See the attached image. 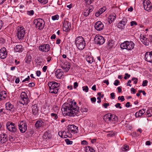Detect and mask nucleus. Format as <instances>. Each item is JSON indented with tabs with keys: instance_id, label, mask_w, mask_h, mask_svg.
I'll return each instance as SVG.
<instances>
[{
	"instance_id": "obj_1",
	"label": "nucleus",
	"mask_w": 152,
	"mask_h": 152,
	"mask_svg": "<svg viewBox=\"0 0 152 152\" xmlns=\"http://www.w3.org/2000/svg\"><path fill=\"white\" fill-rule=\"evenodd\" d=\"M76 103L71 102L65 103L62 106V113L64 115L74 116L75 115L78 116L79 115V108L76 107Z\"/></svg>"
},
{
	"instance_id": "obj_2",
	"label": "nucleus",
	"mask_w": 152,
	"mask_h": 152,
	"mask_svg": "<svg viewBox=\"0 0 152 152\" xmlns=\"http://www.w3.org/2000/svg\"><path fill=\"white\" fill-rule=\"evenodd\" d=\"M49 92L51 94H57L59 89L60 84L55 81H49L48 83Z\"/></svg>"
},
{
	"instance_id": "obj_3",
	"label": "nucleus",
	"mask_w": 152,
	"mask_h": 152,
	"mask_svg": "<svg viewBox=\"0 0 152 152\" xmlns=\"http://www.w3.org/2000/svg\"><path fill=\"white\" fill-rule=\"evenodd\" d=\"M75 43L77 48L80 50H83L85 47L86 43L85 39L82 36L77 37L75 40Z\"/></svg>"
},
{
	"instance_id": "obj_4",
	"label": "nucleus",
	"mask_w": 152,
	"mask_h": 152,
	"mask_svg": "<svg viewBox=\"0 0 152 152\" xmlns=\"http://www.w3.org/2000/svg\"><path fill=\"white\" fill-rule=\"evenodd\" d=\"M26 34V30L23 26L18 27L16 33L15 37L20 41H22L24 39Z\"/></svg>"
},
{
	"instance_id": "obj_5",
	"label": "nucleus",
	"mask_w": 152,
	"mask_h": 152,
	"mask_svg": "<svg viewBox=\"0 0 152 152\" xmlns=\"http://www.w3.org/2000/svg\"><path fill=\"white\" fill-rule=\"evenodd\" d=\"M140 38L142 43L146 45H149V43L152 46V35H150L148 38H146L143 35L140 34Z\"/></svg>"
},
{
	"instance_id": "obj_6",
	"label": "nucleus",
	"mask_w": 152,
	"mask_h": 152,
	"mask_svg": "<svg viewBox=\"0 0 152 152\" xmlns=\"http://www.w3.org/2000/svg\"><path fill=\"white\" fill-rule=\"evenodd\" d=\"M35 25L36 27L38 29L41 30L44 28L45 22L44 20L41 18L35 19L33 22Z\"/></svg>"
},
{
	"instance_id": "obj_7",
	"label": "nucleus",
	"mask_w": 152,
	"mask_h": 152,
	"mask_svg": "<svg viewBox=\"0 0 152 152\" xmlns=\"http://www.w3.org/2000/svg\"><path fill=\"white\" fill-rule=\"evenodd\" d=\"M21 99L20 100V103L23 105H26L29 102V100L27 94L25 92H23L21 93Z\"/></svg>"
},
{
	"instance_id": "obj_8",
	"label": "nucleus",
	"mask_w": 152,
	"mask_h": 152,
	"mask_svg": "<svg viewBox=\"0 0 152 152\" xmlns=\"http://www.w3.org/2000/svg\"><path fill=\"white\" fill-rule=\"evenodd\" d=\"M132 43V41H131L130 42L128 41H125L121 44V48L123 49H126L128 50H131L133 49Z\"/></svg>"
},
{
	"instance_id": "obj_9",
	"label": "nucleus",
	"mask_w": 152,
	"mask_h": 152,
	"mask_svg": "<svg viewBox=\"0 0 152 152\" xmlns=\"http://www.w3.org/2000/svg\"><path fill=\"white\" fill-rule=\"evenodd\" d=\"M94 39L95 43L99 45L103 44L105 40L102 36L99 35H96Z\"/></svg>"
},
{
	"instance_id": "obj_10",
	"label": "nucleus",
	"mask_w": 152,
	"mask_h": 152,
	"mask_svg": "<svg viewBox=\"0 0 152 152\" xmlns=\"http://www.w3.org/2000/svg\"><path fill=\"white\" fill-rule=\"evenodd\" d=\"M143 4L144 9L148 11H151L152 6L150 1L148 0H144L143 1Z\"/></svg>"
},
{
	"instance_id": "obj_11",
	"label": "nucleus",
	"mask_w": 152,
	"mask_h": 152,
	"mask_svg": "<svg viewBox=\"0 0 152 152\" xmlns=\"http://www.w3.org/2000/svg\"><path fill=\"white\" fill-rule=\"evenodd\" d=\"M71 27V24L67 21H64L63 22V29L64 31L67 32L69 31Z\"/></svg>"
},
{
	"instance_id": "obj_12",
	"label": "nucleus",
	"mask_w": 152,
	"mask_h": 152,
	"mask_svg": "<svg viewBox=\"0 0 152 152\" xmlns=\"http://www.w3.org/2000/svg\"><path fill=\"white\" fill-rule=\"evenodd\" d=\"M67 127L68 131L73 134L76 133L78 132V127L73 124L69 125Z\"/></svg>"
},
{
	"instance_id": "obj_13",
	"label": "nucleus",
	"mask_w": 152,
	"mask_h": 152,
	"mask_svg": "<svg viewBox=\"0 0 152 152\" xmlns=\"http://www.w3.org/2000/svg\"><path fill=\"white\" fill-rule=\"evenodd\" d=\"M50 47L48 44H44L40 45L39 47V50L43 52H47L50 50Z\"/></svg>"
},
{
	"instance_id": "obj_14",
	"label": "nucleus",
	"mask_w": 152,
	"mask_h": 152,
	"mask_svg": "<svg viewBox=\"0 0 152 152\" xmlns=\"http://www.w3.org/2000/svg\"><path fill=\"white\" fill-rule=\"evenodd\" d=\"M5 105L6 109L11 112L12 113L15 111V109L14 105L10 102L6 103Z\"/></svg>"
},
{
	"instance_id": "obj_15",
	"label": "nucleus",
	"mask_w": 152,
	"mask_h": 152,
	"mask_svg": "<svg viewBox=\"0 0 152 152\" xmlns=\"http://www.w3.org/2000/svg\"><path fill=\"white\" fill-rule=\"evenodd\" d=\"M7 55V52L5 47H3L0 50V58L1 59L5 58Z\"/></svg>"
},
{
	"instance_id": "obj_16",
	"label": "nucleus",
	"mask_w": 152,
	"mask_h": 152,
	"mask_svg": "<svg viewBox=\"0 0 152 152\" xmlns=\"http://www.w3.org/2000/svg\"><path fill=\"white\" fill-rule=\"evenodd\" d=\"M94 27L97 30L100 31L103 29L104 26L101 21H98L95 23Z\"/></svg>"
},
{
	"instance_id": "obj_17",
	"label": "nucleus",
	"mask_w": 152,
	"mask_h": 152,
	"mask_svg": "<svg viewBox=\"0 0 152 152\" xmlns=\"http://www.w3.org/2000/svg\"><path fill=\"white\" fill-rule=\"evenodd\" d=\"M6 127L9 131L13 132H15L17 130L15 124H6Z\"/></svg>"
},
{
	"instance_id": "obj_18",
	"label": "nucleus",
	"mask_w": 152,
	"mask_h": 152,
	"mask_svg": "<svg viewBox=\"0 0 152 152\" xmlns=\"http://www.w3.org/2000/svg\"><path fill=\"white\" fill-rule=\"evenodd\" d=\"M126 20L125 18H123L122 20L118 23V28H120L121 29H124L125 28V26L126 23Z\"/></svg>"
},
{
	"instance_id": "obj_19",
	"label": "nucleus",
	"mask_w": 152,
	"mask_h": 152,
	"mask_svg": "<svg viewBox=\"0 0 152 152\" xmlns=\"http://www.w3.org/2000/svg\"><path fill=\"white\" fill-rule=\"evenodd\" d=\"M145 60L149 62L152 63V51L147 52L145 55Z\"/></svg>"
},
{
	"instance_id": "obj_20",
	"label": "nucleus",
	"mask_w": 152,
	"mask_h": 152,
	"mask_svg": "<svg viewBox=\"0 0 152 152\" xmlns=\"http://www.w3.org/2000/svg\"><path fill=\"white\" fill-rule=\"evenodd\" d=\"M8 139L7 135L4 133H3L0 135V140L2 143L6 142Z\"/></svg>"
},
{
	"instance_id": "obj_21",
	"label": "nucleus",
	"mask_w": 152,
	"mask_h": 152,
	"mask_svg": "<svg viewBox=\"0 0 152 152\" xmlns=\"http://www.w3.org/2000/svg\"><path fill=\"white\" fill-rule=\"evenodd\" d=\"M18 126L20 132L22 133L25 132L27 130L26 124H19Z\"/></svg>"
},
{
	"instance_id": "obj_22",
	"label": "nucleus",
	"mask_w": 152,
	"mask_h": 152,
	"mask_svg": "<svg viewBox=\"0 0 152 152\" xmlns=\"http://www.w3.org/2000/svg\"><path fill=\"white\" fill-rule=\"evenodd\" d=\"M23 50V47L21 45H17L14 48L15 52L21 53Z\"/></svg>"
},
{
	"instance_id": "obj_23",
	"label": "nucleus",
	"mask_w": 152,
	"mask_h": 152,
	"mask_svg": "<svg viewBox=\"0 0 152 152\" xmlns=\"http://www.w3.org/2000/svg\"><path fill=\"white\" fill-rule=\"evenodd\" d=\"M7 96V92L4 91H0V102L5 100Z\"/></svg>"
},
{
	"instance_id": "obj_24",
	"label": "nucleus",
	"mask_w": 152,
	"mask_h": 152,
	"mask_svg": "<svg viewBox=\"0 0 152 152\" xmlns=\"http://www.w3.org/2000/svg\"><path fill=\"white\" fill-rule=\"evenodd\" d=\"M116 18V15L114 14H112L108 16L109 20L108 22L110 24L112 23L113 21H114Z\"/></svg>"
},
{
	"instance_id": "obj_25",
	"label": "nucleus",
	"mask_w": 152,
	"mask_h": 152,
	"mask_svg": "<svg viewBox=\"0 0 152 152\" xmlns=\"http://www.w3.org/2000/svg\"><path fill=\"white\" fill-rule=\"evenodd\" d=\"M32 108L33 114L34 115H37L38 112L37 104H35L34 105H33L32 106Z\"/></svg>"
},
{
	"instance_id": "obj_26",
	"label": "nucleus",
	"mask_w": 152,
	"mask_h": 152,
	"mask_svg": "<svg viewBox=\"0 0 152 152\" xmlns=\"http://www.w3.org/2000/svg\"><path fill=\"white\" fill-rule=\"evenodd\" d=\"M145 112V110L144 109H142L140 110L139 112H137L135 114V116L136 118H137L141 116Z\"/></svg>"
},
{
	"instance_id": "obj_27",
	"label": "nucleus",
	"mask_w": 152,
	"mask_h": 152,
	"mask_svg": "<svg viewBox=\"0 0 152 152\" xmlns=\"http://www.w3.org/2000/svg\"><path fill=\"white\" fill-rule=\"evenodd\" d=\"M63 72H61L59 69L57 70L55 72L56 76L58 78H60L63 75Z\"/></svg>"
},
{
	"instance_id": "obj_28",
	"label": "nucleus",
	"mask_w": 152,
	"mask_h": 152,
	"mask_svg": "<svg viewBox=\"0 0 152 152\" xmlns=\"http://www.w3.org/2000/svg\"><path fill=\"white\" fill-rule=\"evenodd\" d=\"M93 9L92 8L89 7L88 9L84 11V15L85 17H87L89 15L90 13L92 12Z\"/></svg>"
},
{
	"instance_id": "obj_29",
	"label": "nucleus",
	"mask_w": 152,
	"mask_h": 152,
	"mask_svg": "<svg viewBox=\"0 0 152 152\" xmlns=\"http://www.w3.org/2000/svg\"><path fill=\"white\" fill-rule=\"evenodd\" d=\"M61 68L66 72L69 71L70 68V65L69 64H64L62 66Z\"/></svg>"
},
{
	"instance_id": "obj_30",
	"label": "nucleus",
	"mask_w": 152,
	"mask_h": 152,
	"mask_svg": "<svg viewBox=\"0 0 152 152\" xmlns=\"http://www.w3.org/2000/svg\"><path fill=\"white\" fill-rule=\"evenodd\" d=\"M86 60L89 63L91 64L93 61V57L90 56H87L86 57Z\"/></svg>"
},
{
	"instance_id": "obj_31",
	"label": "nucleus",
	"mask_w": 152,
	"mask_h": 152,
	"mask_svg": "<svg viewBox=\"0 0 152 152\" xmlns=\"http://www.w3.org/2000/svg\"><path fill=\"white\" fill-rule=\"evenodd\" d=\"M117 120V117L114 115L110 114L109 120L112 121H116Z\"/></svg>"
},
{
	"instance_id": "obj_32",
	"label": "nucleus",
	"mask_w": 152,
	"mask_h": 152,
	"mask_svg": "<svg viewBox=\"0 0 152 152\" xmlns=\"http://www.w3.org/2000/svg\"><path fill=\"white\" fill-rule=\"evenodd\" d=\"M86 152H95V151L92 147L87 146L86 148Z\"/></svg>"
},
{
	"instance_id": "obj_33",
	"label": "nucleus",
	"mask_w": 152,
	"mask_h": 152,
	"mask_svg": "<svg viewBox=\"0 0 152 152\" xmlns=\"http://www.w3.org/2000/svg\"><path fill=\"white\" fill-rule=\"evenodd\" d=\"M107 133H110L107 135V137H112L115 136L116 133L115 132H113V131H107Z\"/></svg>"
},
{
	"instance_id": "obj_34",
	"label": "nucleus",
	"mask_w": 152,
	"mask_h": 152,
	"mask_svg": "<svg viewBox=\"0 0 152 152\" xmlns=\"http://www.w3.org/2000/svg\"><path fill=\"white\" fill-rule=\"evenodd\" d=\"M121 149L123 151H126L129 150V146L128 145L125 144L121 148Z\"/></svg>"
},
{
	"instance_id": "obj_35",
	"label": "nucleus",
	"mask_w": 152,
	"mask_h": 152,
	"mask_svg": "<svg viewBox=\"0 0 152 152\" xmlns=\"http://www.w3.org/2000/svg\"><path fill=\"white\" fill-rule=\"evenodd\" d=\"M26 59L25 61V62L27 63H29L31 61L32 57L31 56L29 55L26 56Z\"/></svg>"
},
{
	"instance_id": "obj_36",
	"label": "nucleus",
	"mask_w": 152,
	"mask_h": 152,
	"mask_svg": "<svg viewBox=\"0 0 152 152\" xmlns=\"http://www.w3.org/2000/svg\"><path fill=\"white\" fill-rule=\"evenodd\" d=\"M102 13H103V11L102 10V9H100L98 12H96L95 15L96 17H98Z\"/></svg>"
},
{
	"instance_id": "obj_37",
	"label": "nucleus",
	"mask_w": 152,
	"mask_h": 152,
	"mask_svg": "<svg viewBox=\"0 0 152 152\" xmlns=\"http://www.w3.org/2000/svg\"><path fill=\"white\" fill-rule=\"evenodd\" d=\"M149 117L152 116V109H150L148 110L146 113Z\"/></svg>"
},
{
	"instance_id": "obj_38",
	"label": "nucleus",
	"mask_w": 152,
	"mask_h": 152,
	"mask_svg": "<svg viewBox=\"0 0 152 152\" xmlns=\"http://www.w3.org/2000/svg\"><path fill=\"white\" fill-rule=\"evenodd\" d=\"M52 19L53 20H58L59 19V15H56L52 16Z\"/></svg>"
},
{
	"instance_id": "obj_39",
	"label": "nucleus",
	"mask_w": 152,
	"mask_h": 152,
	"mask_svg": "<svg viewBox=\"0 0 152 152\" xmlns=\"http://www.w3.org/2000/svg\"><path fill=\"white\" fill-rule=\"evenodd\" d=\"M34 11L32 10L30 11H28L27 12V14L30 16L33 15H34Z\"/></svg>"
},
{
	"instance_id": "obj_40",
	"label": "nucleus",
	"mask_w": 152,
	"mask_h": 152,
	"mask_svg": "<svg viewBox=\"0 0 152 152\" xmlns=\"http://www.w3.org/2000/svg\"><path fill=\"white\" fill-rule=\"evenodd\" d=\"M38 1L43 4H45L48 2V0H38Z\"/></svg>"
},
{
	"instance_id": "obj_41",
	"label": "nucleus",
	"mask_w": 152,
	"mask_h": 152,
	"mask_svg": "<svg viewBox=\"0 0 152 152\" xmlns=\"http://www.w3.org/2000/svg\"><path fill=\"white\" fill-rule=\"evenodd\" d=\"M110 115V114L108 113L107 114H106L103 117V119L104 120H106L108 118L109 120V117Z\"/></svg>"
},
{
	"instance_id": "obj_42",
	"label": "nucleus",
	"mask_w": 152,
	"mask_h": 152,
	"mask_svg": "<svg viewBox=\"0 0 152 152\" xmlns=\"http://www.w3.org/2000/svg\"><path fill=\"white\" fill-rule=\"evenodd\" d=\"M65 141L67 145H72L73 143L72 141L69 140L68 139H65Z\"/></svg>"
},
{
	"instance_id": "obj_43",
	"label": "nucleus",
	"mask_w": 152,
	"mask_h": 152,
	"mask_svg": "<svg viewBox=\"0 0 152 152\" xmlns=\"http://www.w3.org/2000/svg\"><path fill=\"white\" fill-rule=\"evenodd\" d=\"M51 116L53 118H54V119L55 120L58 118L57 115L54 113H51Z\"/></svg>"
},
{
	"instance_id": "obj_44",
	"label": "nucleus",
	"mask_w": 152,
	"mask_h": 152,
	"mask_svg": "<svg viewBox=\"0 0 152 152\" xmlns=\"http://www.w3.org/2000/svg\"><path fill=\"white\" fill-rule=\"evenodd\" d=\"M83 90L85 91L86 92H87L88 91V88L87 86H84L83 87Z\"/></svg>"
},
{
	"instance_id": "obj_45",
	"label": "nucleus",
	"mask_w": 152,
	"mask_h": 152,
	"mask_svg": "<svg viewBox=\"0 0 152 152\" xmlns=\"http://www.w3.org/2000/svg\"><path fill=\"white\" fill-rule=\"evenodd\" d=\"M10 141L11 142H12L15 140V138L14 137L9 135L8 137Z\"/></svg>"
},
{
	"instance_id": "obj_46",
	"label": "nucleus",
	"mask_w": 152,
	"mask_h": 152,
	"mask_svg": "<svg viewBox=\"0 0 152 152\" xmlns=\"http://www.w3.org/2000/svg\"><path fill=\"white\" fill-rule=\"evenodd\" d=\"M118 100H121V102H123L125 100V99L124 96H119L118 97Z\"/></svg>"
},
{
	"instance_id": "obj_47",
	"label": "nucleus",
	"mask_w": 152,
	"mask_h": 152,
	"mask_svg": "<svg viewBox=\"0 0 152 152\" xmlns=\"http://www.w3.org/2000/svg\"><path fill=\"white\" fill-rule=\"evenodd\" d=\"M35 126L37 129H39L42 126V124H35Z\"/></svg>"
},
{
	"instance_id": "obj_48",
	"label": "nucleus",
	"mask_w": 152,
	"mask_h": 152,
	"mask_svg": "<svg viewBox=\"0 0 152 152\" xmlns=\"http://www.w3.org/2000/svg\"><path fill=\"white\" fill-rule=\"evenodd\" d=\"M148 83V81L147 80H145L143 81L142 83V86H145L147 85V83Z\"/></svg>"
},
{
	"instance_id": "obj_49",
	"label": "nucleus",
	"mask_w": 152,
	"mask_h": 152,
	"mask_svg": "<svg viewBox=\"0 0 152 152\" xmlns=\"http://www.w3.org/2000/svg\"><path fill=\"white\" fill-rule=\"evenodd\" d=\"M47 62L49 63L52 60V57L50 56H49L47 57Z\"/></svg>"
},
{
	"instance_id": "obj_50",
	"label": "nucleus",
	"mask_w": 152,
	"mask_h": 152,
	"mask_svg": "<svg viewBox=\"0 0 152 152\" xmlns=\"http://www.w3.org/2000/svg\"><path fill=\"white\" fill-rule=\"evenodd\" d=\"M24 7V6L23 5H20L19 6H18V7H19V8L20 9V11L22 13L23 12H22L23 10H22Z\"/></svg>"
},
{
	"instance_id": "obj_51",
	"label": "nucleus",
	"mask_w": 152,
	"mask_h": 152,
	"mask_svg": "<svg viewBox=\"0 0 152 152\" xmlns=\"http://www.w3.org/2000/svg\"><path fill=\"white\" fill-rule=\"evenodd\" d=\"M121 104L120 103H118L115 105V106L117 108H119L120 109L122 108V107L120 106Z\"/></svg>"
},
{
	"instance_id": "obj_52",
	"label": "nucleus",
	"mask_w": 152,
	"mask_h": 152,
	"mask_svg": "<svg viewBox=\"0 0 152 152\" xmlns=\"http://www.w3.org/2000/svg\"><path fill=\"white\" fill-rule=\"evenodd\" d=\"M112 42L111 41H109L107 45L109 47H112L113 46V44Z\"/></svg>"
},
{
	"instance_id": "obj_53",
	"label": "nucleus",
	"mask_w": 152,
	"mask_h": 152,
	"mask_svg": "<svg viewBox=\"0 0 152 152\" xmlns=\"http://www.w3.org/2000/svg\"><path fill=\"white\" fill-rule=\"evenodd\" d=\"M87 4L88 5L92 3V0H85Z\"/></svg>"
},
{
	"instance_id": "obj_54",
	"label": "nucleus",
	"mask_w": 152,
	"mask_h": 152,
	"mask_svg": "<svg viewBox=\"0 0 152 152\" xmlns=\"http://www.w3.org/2000/svg\"><path fill=\"white\" fill-rule=\"evenodd\" d=\"M81 110L82 112H87L88 109L86 108H81Z\"/></svg>"
},
{
	"instance_id": "obj_55",
	"label": "nucleus",
	"mask_w": 152,
	"mask_h": 152,
	"mask_svg": "<svg viewBox=\"0 0 152 152\" xmlns=\"http://www.w3.org/2000/svg\"><path fill=\"white\" fill-rule=\"evenodd\" d=\"M119 82V81L118 80H115L114 83V84L115 86H117L118 85Z\"/></svg>"
},
{
	"instance_id": "obj_56",
	"label": "nucleus",
	"mask_w": 152,
	"mask_h": 152,
	"mask_svg": "<svg viewBox=\"0 0 152 152\" xmlns=\"http://www.w3.org/2000/svg\"><path fill=\"white\" fill-rule=\"evenodd\" d=\"M125 75V76L124 77V78L125 79H126L127 78H129L130 76V75L127 73H126Z\"/></svg>"
},
{
	"instance_id": "obj_57",
	"label": "nucleus",
	"mask_w": 152,
	"mask_h": 152,
	"mask_svg": "<svg viewBox=\"0 0 152 152\" xmlns=\"http://www.w3.org/2000/svg\"><path fill=\"white\" fill-rule=\"evenodd\" d=\"M81 144L82 145H87L88 142L86 140H83L81 142Z\"/></svg>"
},
{
	"instance_id": "obj_58",
	"label": "nucleus",
	"mask_w": 152,
	"mask_h": 152,
	"mask_svg": "<svg viewBox=\"0 0 152 152\" xmlns=\"http://www.w3.org/2000/svg\"><path fill=\"white\" fill-rule=\"evenodd\" d=\"M111 97L112 99H114L115 98V95L114 93H112L110 94Z\"/></svg>"
},
{
	"instance_id": "obj_59",
	"label": "nucleus",
	"mask_w": 152,
	"mask_h": 152,
	"mask_svg": "<svg viewBox=\"0 0 152 152\" xmlns=\"http://www.w3.org/2000/svg\"><path fill=\"white\" fill-rule=\"evenodd\" d=\"M41 74V72L40 71H37L36 72V75L38 76L39 77Z\"/></svg>"
},
{
	"instance_id": "obj_60",
	"label": "nucleus",
	"mask_w": 152,
	"mask_h": 152,
	"mask_svg": "<svg viewBox=\"0 0 152 152\" xmlns=\"http://www.w3.org/2000/svg\"><path fill=\"white\" fill-rule=\"evenodd\" d=\"M47 68V66H45L42 68V71L43 72H46Z\"/></svg>"
},
{
	"instance_id": "obj_61",
	"label": "nucleus",
	"mask_w": 152,
	"mask_h": 152,
	"mask_svg": "<svg viewBox=\"0 0 152 152\" xmlns=\"http://www.w3.org/2000/svg\"><path fill=\"white\" fill-rule=\"evenodd\" d=\"M91 101L93 103L95 102L96 101V98L95 97H93V98H91Z\"/></svg>"
},
{
	"instance_id": "obj_62",
	"label": "nucleus",
	"mask_w": 152,
	"mask_h": 152,
	"mask_svg": "<svg viewBox=\"0 0 152 152\" xmlns=\"http://www.w3.org/2000/svg\"><path fill=\"white\" fill-rule=\"evenodd\" d=\"M0 113L1 115L5 113L4 110L3 109H1L0 110Z\"/></svg>"
},
{
	"instance_id": "obj_63",
	"label": "nucleus",
	"mask_w": 152,
	"mask_h": 152,
	"mask_svg": "<svg viewBox=\"0 0 152 152\" xmlns=\"http://www.w3.org/2000/svg\"><path fill=\"white\" fill-rule=\"evenodd\" d=\"M35 84L33 83H30L28 84V86L29 87H33L34 86Z\"/></svg>"
},
{
	"instance_id": "obj_64",
	"label": "nucleus",
	"mask_w": 152,
	"mask_h": 152,
	"mask_svg": "<svg viewBox=\"0 0 152 152\" xmlns=\"http://www.w3.org/2000/svg\"><path fill=\"white\" fill-rule=\"evenodd\" d=\"M78 86V83L77 82H75L74 83V88H76Z\"/></svg>"
}]
</instances>
